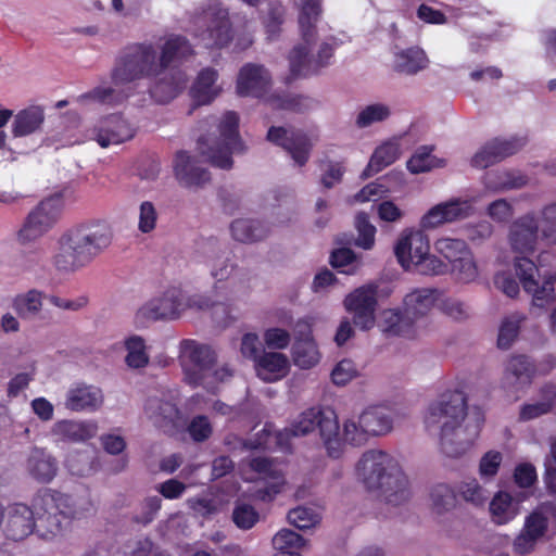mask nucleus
Returning a JSON list of instances; mask_svg holds the SVG:
<instances>
[{"label": "nucleus", "instance_id": "1", "mask_svg": "<svg viewBox=\"0 0 556 556\" xmlns=\"http://www.w3.org/2000/svg\"><path fill=\"white\" fill-rule=\"evenodd\" d=\"M467 396L462 390H447L430 403L425 424L427 428L440 425L439 444L447 457L458 458L473 445L484 425V415L480 409L465 424L467 416Z\"/></svg>", "mask_w": 556, "mask_h": 556}, {"label": "nucleus", "instance_id": "2", "mask_svg": "<svg viewBox=\"0 0 556 556\" xmlns=\"http://www.w3.org/2000/svg\"><path fill=\"white\" fill-rule=\"evenodd\" d=\"M113 239L110 225L96 220L77 225L64 232L53 265L59 271L73 273L90 264Z\"/></svg>", "mask_w": 556, "mask_h": 556}, {"label": "nucleus", "instance_id": "3", "mask_svg": "<svg viewBox=\"0 0 556 556\" xmlns=\"http://www.w3.org/2000/svg\"><path fill=\"white\" fill-rule=\"evenodd\" d=\"M357 476L368 491L386 503L400 505L410 496L409 482L397 460L380 450L366 451L357 463Z\"/></svg>", "mask_w": 556, "mask_h": 556}, {"label": "nucleus", "instance_id": "4", "mask_svg": "<svg viewBox=\"0 0 556 556\" xmlns=\"http://www.w3.org/2000/svg\"><path fill=\"white\" fill-rule=\"evenodd\" d=\"M160 76L156 48L148 41L125 46L116 55L111 70V79L116 86L142 79H156Z\"/></svg>", "mask_w": 556, "mask_h": 556}, {"label": "nucleus", "instance_id": "5", "mask_svg": "<svg viewBox=\"0 0 556 556\" xmlns=\"http://www.w3.org/2000/svg\"><path fill=\"white\" fill-rule=\"evenodd\" d=\"M37 521V533L45 538H53L62 530L64 522L75 517V503L71 495L43 488L31 500Z\"/></svg>", "mask_w": 556, "mask_h": 556}, {"label": "nucleus", "instance_id": "6", "mask_svg": "<svg viewBox=\"0 0 556 556\" xmlns=\"http://www.w3.org/2000/svg\"><path fill=\"white\" fill-rule=\"evenodd\" d=\"M217 305V302H213L206 295L193 294L186 296L180 288L170 287L164 291L162 296L152 299L142 305L136 317L140 321L177 319L187 308L204 311Z\"/></svg>", "mask_w": 556, "mask_h": 556}, {"label": "nucleus", "instance_id": "7", "mask_svg": "<svg viewBox=\"0 0 556 556\" xmlns=\"http://www.w3.org/2000/svg\"><path fill=\"white\" fill-rule=\"evenodd\" d=\"M315 429L319 430L328 456L339 458L343 451V443L339 435V422L332 409L311 407L302 412L285 431L287 437H302Z\"/></svg>", "mask_w": 556, "mask_h": 556}, {"label": "nucleus", "instance_id": "8", "mask_svg": "<svg viewBox=\"0 0 556 556\" xmlns=\"http://www.w3.org/2000/svg\"><path fill=\"white\" fill-rule=\"evenodd\" d=\"M219 137L214 146L208 144L207 137L198 139V149L201 154L207 156L212 165L229 169L232 166V153L242 151V142L239 137V116L233 111L224 114L219 125Z\"/></svg>", "mask_w": 556, "mask_h": 556}, {"label": "nucleus", "instance_id": "9", "mask_svg": "<svg viewBox=\"0 0 556 556\" xmlns=\"http://www.w3.org/2000/svg\"><path fill=\"white\" fill-rule=\"evenodd\" d=\"M516 275L523 290L532 294V305L540 309H551V330L556 333V294L554 289L555 277L549 276L540 286L536 279L539 268L532 260L526 256H516L514 261Z\"/></svg>", "mask_w": 556, "mask_h": 556}, {"label": "nucleus", "instance_id": "10", "mask_svg": "<svg viewBox=\"0 0 556 556\" xmlns=\"http://www.w3.org/2000/svg\"><path fill=\"white\" fill-rule=\"evenodd\" d=\"M331 41L321 42L316 56L309 53L311 43L304 42L294 46L288 56L290 73L286 77V84H291L298 78L318 75L325 67H328L339 46L334 38H331Z\"/></svg>", "mask_w": 556, "mask_h": 556}, {"label": "nucleus", "instance_id": "11", "mask_svg": "<svg viewBox=\"0 0 556 556\" xmlns=\"http://www.w3.org/2000/svg\"><path fill=\"white\" fill-rule=\"evenodd\" d=\"M393 421L383 407L370 406L358 417V420L348 419L343 425V435L346 442L354 446L365 444L369 437L384 435L392 430Z\"/></svg>", "mask_w": 556, "mask_h": 556}, {"label": "nucleus", "instance_id": "12", "mask_svg": "<svg viewBox=\"0 0 556 556\" xmlns=\"http://www.w3.org/2000/svg\"><path fill=\"white\" fill-rule=\"evenodd\" d=\"M179 359L186 375V380L193 387L201 386L206 374L216 363V354L211 346L192 339L180 342Z\"/></svg>", "mask_w": 556, "mask_h": 556}, {"label": "nucleus", "instance_id": "13", "mask_svg": "<svg viewBox=\"0 0 556 556\" xmlns=\"http://www.w3.org/2000/svg\"><path fill=\"white\" fill-rule=\"evenodd\" d=\"M197 37L207 49H220L232 40L231 23L228 11L218 7H210L197 18Z\"/></svg>", "mask_w": 556, "mask_h": 556}, {"label": "nucleus", "instance_id": "14", "mask_svg": "<svg viewBox=\"0 0 556 556\" xmlns=\"http://www.w3.org/2000/svg\"><path fill=\"white\" fill-rule=\"evenodd\" d=\"M60 199L48 198L42 200L26 217L17 232L21 243L37 240L56 223L60 216Z\"/></svg>", "mask_w": 556, "mask_h": 556}, {"label": "nucleus", "instance_id": "15", "mask_svg": "<svg viewBox=\"0 0 556 556\" xmlns=\"http://www.w3.org/2000/svg\"><path fill=\"white\" fill-rule=\"evenodd\" d=\"M377 295L378 286L371 283L355 289L344 299V306L353 315V323L363 330L375 326Z\"/></svg>", "mask_w": 556, "mask_h": 556}, {"label": "nucleus", "instance_id": "16", "mask_svg": "<svg viewBox=\"0 0 556 556\" xmlns=\"http://www.w3.org/2000/svg\"><path fill=\"white\" fill-rule=\"evenodd\" d=\"M511 250L519 254H533L541 240L539 218L534 212L516 218L508 233Z\"/></svg>", "mask_w": 556, "mask_h": 556}, {"label": "nucleus", "instance_id": "17", "mask_svg": "<svg viewBox=\"0 0 556 556\" xmlns=\"http://www.w3.org/2000/svg\"><path fill=\"white\" fill-rule=\"evenodd\" d=\"M267 140L283 148L299 166H304L311 155L312 143L302 130L286 129L271 126L266 136Z\"/></svg>", "mask_w": 556, "mask_h": 556}, {"label": "nucleus", "instance_id": "18", "mask_svg": "<svg viewBox=\"0 0 556 556\" xmlns=\"http://www.w3.org/2000/svg\"><path fill=\"white\" fill-rule=\"evenodd\" d=\"M134 136L135 129L121 114H110L100 118L91 129V139L102 148L123 143Z\"/></svg>", "mask_w": 556, "mask_h": 556}, {"label": "nucleus", "instance_id": "19", "mask_svg": "<svg viewBox=\"0 0 556 556\" xmlns=\"http://www.w3.org/2000/svg\"><path fill=\"white\" fill-rule=\"evenodd\" d=\"M526 144L525 138L511 137L508 139L494 138L485 142L471 157V166L488 168L504 159L516 154Z\"/></svg>", "mask_w": 556, "mask_h": 556}, {"label": "nucleus", "instance_id": "20", "mask_svg": "<svg viewBox=\"0 0 556 556\" xmlns=\"http://www.w3.org/2000/svg\"><path fill=\"white\" fill-rule=\"evenodd\" d=\"M4 533L12 541H22L37 531L34 509L23 503H15L7 508L3 517Z\"/></svg>", "mask_w": 556, "mask_h": 556}, {"label": "nucleus", "instance_id": "21", "mask_svg": "<svg viewBox=\"0 0 556 556\" xmlns=\"http://www.w3.org/2000/svg\"><path fill=\"white\" fill-rule=\"evenodd\" d=\"M429 251V238L421 230L404 233L394 248V254L405 270H410L415 261L422 260Z\"/></svg>", "mask_w": 556, "mask_h": 556}, {"label": "nucleus", "instance_id": "22", "mask_svg": "<svg viewBox=\"0 0 556 556\" xmlns=\"http://www.w3.org/2000/svg\"><path fill=\"white\" fill-rule=\"evenodd\" d=\"M472 206L469 201L453 199L431 207L421 218L424 228H435L445 223L464 219L471 214Z\"/></svg>", "mask_w": 556, "mask_h": 556}, {"label": "nucleus", "instance_id": "23", "mask_svg": "<svg viewBox=\"0 0 556 556\" xmlns=\"http://www.w3.org/2000/svg\"><path fill=\"white\" fill-rule=\"evenodd\" d=\"M270 85V77L263 65L248 63L243 65L237 78V92L241 97H263Z\"/></svg>", "mask_w": 556, "mask_h": 556}, {"label": "nucleus", "instance_id": "24", "mask_svg": "<svg viewBox=\"0 0 556 556\" xmlns=\"http://www.w3.org/2000/svg\"><path fill=\"white\" fill-rule=\"evenodd\" d=\"M379 328L388 337H401L414 339L417 336L416 320L405 312L399 308H388L381 314Z\"/></svg>", "mask_w": 556, "mask_h": 556}, {"label": "nucleus", "instance_id": "25", "mask_svg": "<svg viewBox=\"0 0 556 556\" xmlns=\"http://www.w3.org/2000/svg\"><path fill=\"white\" fill-rule=\"evenodd\" d=\"M174 173L179 184L187 188L202 187L211 179L210 172L197 166L195 161L184 150L175 155Z\"/></svg>", "mask_w": 556, "mask_h": 556}, {"label": "nucleus", "instance_id": "26", "mask_svg": "<svg viewBox=\"0 0 556 556\" xmlns=\"http://www.w3.org/2000/svg\"><path fill=\"white\" fill-rule=\"evenodd\" d=\"M102 402L101 389L86 383H75L67 390L64 405L72 412H94Z\"/></svg>", "mask_w": 556, "mask_h": 556}, {"label": "nucleus", "instance_id": "27", "mask_svg": "<svg viewBox=\"0 0 556 556\" xmlns=\"http://www.w3.org/2000/svg\"><path fill=\"white\" fill-rule=\"evenodd\" d=\"M144 409L154 426L164 432L173 431L176 428L180 410L173 402L150 397Z\"/></svg>", "mask_w": 556, "mask_h": 556}, {"label": "nucleus", "instance_id": "28", "mask_svg": "<svg viewBox=\"0 0 556 556\" xmlns=\"http://www.w3.org/2000/svg\"><path fill=\"white\" fill-rule=\"evenodd\" d=\"M323 0H300L298 25L301 38L313 43L317 36V24L323 17Z\"/></svg>", "mask_w": 556, "mask_h": 556}, {"label": "nucleus", "instance_id": "29", "mask_svg": "<svg viewBox=\"0 0 556 556\" xmlns=\"http://www.w3.org/2000/svg\"><path fill=\"white\" fill-rule=\"evenodd\" d=\"M192 54V46L185 36L169 35L161 46V53L157 55L161 75H165L172 64L181 62Z\"/></svg>", "mask_w": 556, "mask_h": 556}, {"label": "nucleus", "instance_id": "30", "mask_svg": "<svg viewBox=\"0 0 556 556\" xmlns=\"http://www.w3.org/2000/svg\"><path fill=\"white\" fill-rule=\"evenodd\" d=\"M551 528L556 532V503L545 502L540 504L527 518L522 531L540 539Z\"/></svg>", "mask_w": 556, "mask_h": 556}, {"label": "nucleus", "instance_id": "31", "mask_svg": "<svg viewBox=\"0 0 556 556\" xmlns=\"http://www.w3.org/2000/svg\"><path fill=\"white\" fill-rule=\"evenodd\" d=\"M254 364L257 377L265 382L282 379L289 369L288 357L278 352H264Z\"/></svg>", "mask_w": 556, "mask_h": 556}, {"label": "nucleus", "instance_id": "32", "mask_svg": "<svg viewBox=\"0 0 556 556\" xmlns=\"http://www.w3.org/2000/svg\"><path fill=\"white\" fill-rule=\"evenodd\" d=\"M218 73L212 67L200 71L192 87L190 96L197 106L210 104L220 92L216 86Z\"/></svg>", "mask_w": 556, "mask_h": 556}, {"label": "nucleus", "instance_id": "33", "mask_svg": "<svg viewBox=\"0 0 556 556\" xmlns=\"http://www.w3.org/2000/svg\"><path fill=\"white\" fill-rule=\"evenodd\" d=\"M319 357L318 348L311 329L307 327L305 332L299 331L292 346L294 365L302 369H309L319 362Z\"/></svg>", "mask_w": 556, "mask_h": 556}, {"label": "nucleus", "instance_id": "34", "mask_svg": "<svg viewBox=\"0 0 556 556\" xmlns=\"http://www.w3.org/2000/svg\"><path fill=\"white\" fill-rule=\"evenodd\" d=\"M438 298L435 288H417L404 296L403 308L416 320L431 311Z\"/></svg>", "mask_w": 556, "mask_h": 556}, {"label": "nucleus", "instance_id": "35", "mask_svg": "<svg viewBox=\"0 0 556 556\" xmlns=\"http://www.w3.org/2000/svg\"><path fill=\"white\" fill-rule=\"evenodd\" d=\"M27 469L38 482L49 483L56 476L58 463L43 448L35 447L27 459Z\"/></svg>", "mask_w": 556, "mask_h": 556}, {"label": "nucleus", "instance_id": "36", "mask_svg": "<svg viewBox=\"0 0 556 556\" xmlns=\"http://www.w3.org/2000/svg\"><path fill=\"white\" fill-rule=\"evenodd\" d=\"M429 65L426 52L419 47H409L394 54L393 70L403 75H416Z\"/></svg>", "mask_w": 556, "mask_h": 556}, {"label": "nucleus", "instance_id": "37", "mask_svg": "<svg viewBox=\"0 0 556 556\" xmlns=\"http://www.w3.org/2000/svg\"><path fill=\"white\" fill-rule=\"evenodd\" d=\"M159 80L150 88V96L157 103H168L175 99L184 89L186 84V76L181 71H175L167 79L166 75L157 77Z\"/></svg>", "mask_w": 556, "mask_h": 556}, {"label": "nucleus", "instance_id": "38", "mask_svg": "<svg viewBox=\"0 0 556 556\" xmlns=\"http://www.w3.org/2000/svg\"><path fill=\"white\" fill-rule=\"evenodd\" d=\"M45 294L37 289L16 294L11 302V307L18 318L23 320L35 319L42 311Z\"/></svg>", "mask_w": 556, "mask_h": 556}, {"label": "nucleus", "instance_id": "39", "mask_svg": "<svg viewBox=\"0 0 556 556\" xmlns=\"http://www.w3.org/2000/svg\"><path fill=\"white\" fill-rule=\"evenodd\" d=\"M97 429L93 422L60 420L54 424L52 432L64 441L83 442L93 438Z\"/></svg>", "mask_w": 556, "mask_h": 556}, {"label": "nucleus", "instance_id": "40", "mask_svg": "<svg viewBox=\"0 0 556 556\" xmlns=\"http://www.w3.org/2000/svg\"><path fill=\"white\" fill-rule=\"evenodd\" d=\"M230 231L236 241L250 243L263 240L269 230L261 220L241 218L231 223Z\"/></svg>", "mask_w": 556, "mask_h": 556}, {"label": "nucleus", "instance_id": "41", "mask_svg": "<svg viewBox=\"0 0 556 556\" xmlns=\"http://www.w3.org/2000/svg\"><path fill=\"white\" fill-rule=\"evenodd\" d=\"M399 155L400 151L395 143L386 142L379 146L376 148L367 166L362 172L361 178L367 179L378 174L387 166L393 164L399 159Z\"/></svg>", "mask_w": 556, "mask_h": 556}, {"label": "nucleus", "instance_id": "42", "mask_svg": "<svg viewBox=\"0 0 556 556\" xmlns=\"http://www.w3.org/2000/svg\"><path fill=\"white\" fill-rule=\"evenodd\" d=\"M43 121V110L39 106H29L16 114L12 132L14 137L30 135L40 128Z\"/></svg>", "mask_w": 556, "mask_h": 556}, {"label": "nucleus", "instance_id": "43", "mask_svg": "<svg viewBox=\"0 0 556 556\" xmlns=\"http://www.w3.org/2000/svg\"><path fill=\"white\" fill-rule=\"evenodd\" d=\"M129 94L124 90L113 87H96L76 98L78 103L97 102L108 105H119L128 99Z\"/></svg>", "mask_w": 556, "mask_h": 556}, {"label": "nucleus", "instance_id": "44", "mask_svg": "<svg viewBox=\"0 0 556 556\" xmlns=\"http://www.w3.org/2000/svg\"><path fill=\"white\" fill-rule=\"evenodd\" d=\"M492 519L497 525H505L517 515L513 497L507 492H498L490 502Z\"/></svg>", "mask_w": 556, "mask_h": 556}, {"label": "nucleus", "instance_id": "45", "mask_svg": "<svg viewBox=\"0 0 556 556\" xmlns=\"http://www.w3.org/2000/svg\"><path fill=\"white\" fill-rule=\"evenodd\" d=\"M286 7L281 1H270L267 11L261 16L262 24L269 39L277 38L286 20Z\"/></svg>", "mask_w": 556, "mask_h": 556}, {"label": "nucleus", "instance_id": "46", "mask_svg": "<svg viewBox=\"0 0 556 556\" xmlns=\"http://www.w3.org/2000/svg\"><path fill=\"white\" fill-rule=\"evenodd\" d=\"M125 348L127 350L125 362L130 368H143L148 365L149 355L143 338L140 336L129 337L125 341Z\"/></svg>", "mask_w": 556, "mask_h": 556}, {"label": "nucleus", "instance_id": "47", "mask_svg": "<svg viewBox=\"0 0 556 556\" xmlns=\"http://www.w3.org/2000/svg\"><path fill=\"white\" fill-rule=\"evenodd\" d=\"M528 177L511 172L486 173L485 185L493 189H515L526 186Z\"/></svg>", "mask_w": 556, "mask_h": 556}, {"label": "nucleus", "instance_id": "48", "mask_svg": "<svg viewBox=\"0 0 556 556\" xmlns=\"http://www.w3.org/2000/svg\"><path fill=\"white\" fill-rule=\"evenodd\" d=\"M534 374L535 366L526 355L511 356L506 365V375H511L516 380L530 383Z\"/></svg>", "mask_w": 556, "mask_h": 556}, {"label": "nucleus", "instance_id": "49", "mask_svg": "<svg viewBox=\"0 0 556 556\" xmlns=\"http://www.w3.org/2000/svg\"><path fill=\"white\" fill-rule=\"evenodd\" d=\"M541 240L546 245L556 244V202L544 206L541 211Z\"/></svg>", "mask_w": 556, "mask_h": 556}, {"label": "nucleus", "instance_id": "50", "mask_svg": "<svg viewBox=\"0 0 556 556\" xmlns=\"http://www.w3.org/2000/svg\"><path fill=\"white\" fill-rule=\"evenodd\" d=\"M355 228L358 232L355 244L364 250H370L375 244L376 227L370 223L365 212L355 216Z\"/></svg>", "mask_w": 556, "mask_h": 556}, {"label": "nucleus", "instance_id": "51", "mask_svg": "<svg viewBox=\"0 0 556 556\" xmlns=\"http://www.w3.org/2000/svg\"><path fill=\"white\" fill-rule=\"evenodd\" d=\"M453 275L462 282H471L478 276V267L471 251L448 265Z\"/></svg>", "mask_w": 556, "mask_h": 556}, {"label": "nucleus", "instance_id": "52", "mask_svg": "<svg viewBox=\"0 0 556 556\" xmlns=\"http://www.w3.org/2000/svg\"><path fill=\"white\" fill-rule=\"evenodd\" d=\"M432 508L438 514L450 510L455 506L456 494L447 484L440 483L432 488L431 493Z\"/></svg>", "mask_w": 556, "mask_h": 556}, {"label": "nucleus", "instance_id": "53", "mask_svg": "<svg viewBox=\"0 0 556 556\" xmlns=\"http://www.w3.org/2000/svg\"><path fill=\"white\" fill-rule=\"evenodd\" d=\"M523 319L525 317L522 316L513 315L502 321L497 337V346L500 349L506 350L510 348L519 333L520 324Z\"/></svg>", "mask_w": 556, "mask_h": 556}, {"label": "nucleus", "instance_id": "54", "mask_svg": "<svg viewBox=\"0 0 556 556\" xmlns=\"http://www.w3.org/2000/svg\"><path fill=\"white\" fill-rule=\"evenodd\" d=\"M437 251L442 254L446 260L447 264L451 265L454 260L459 258L469 253L466 242L462 239L442 238L435 242Z\"/></svg>", "mask_w": 556, "mask_h": 556}, {"label": "nucleus", "instance_id": "55", "mask_svg": "<svg viewBox=\"0 0 556 556\" xmlns=\"http://www.w3.org/2000/svg\"><path fill=\"white\" fill-rule=\"evenodd\" d=\"M432 148H419L407 161V169L413 174L429 172L435 166V157L431 154Z\"/></svg>", "mask_w": 556, "mask_h": 556}, {"label": "nucleus", "instance_id": "56", "mask_svg": "<svg viewBox=\"0 0 556 556\" xmlns=\"http://www.w3.org/2000/svg\"><path fill=\"white\" fill-rule=\"evenodd\" d=\"M416 273L426 276H439L448 271L450 266L447 263L440 260L438 256L430 254V251L420 261H415L412 267Z\"/></svg>", "mask_w": 556, "mask_h": 556}, {"label": "nucleus", "instance_id": "57", "mask_svg": "<svg viewBox=\"0 0 556 556\" xmlns=\"http://www.w3.org/2000/svg\"><path fill=\"white\" fill-rule=\"evenodd\" d=\"M319 515L309 507L299 506L288 513V520L300 530L314 527L319 522Z\"/></svg>", "mask_w": 556, "mask_h": 556}, {"label": "nucleus", "instance_id": "58", "mask_svg": "<svg viewBox=\"0 0 556 556\" xmlns=\"http://www.w3.org/2000/svg\"><path fill=\"white\" fill-rule=\"evenodd\" d=\"M304 544L303 536L290 529H282L273 538V545L276 551L300 552Z\"/></svg>", "mask_w": 556, "mask_h": 556}, {"label": "nucleus", "instance_id": "59", "mask_svg": "<svg viewBox=\"0 0 556 556\" xmlns=\"http://www.w3.org/2000/svg\"><path fill=\"white\" fill-rule=\"evenodd\" d=\"M458 493L464 501L475 506H483L488 501L486 491L476 479L462 482L458 486Z\"/></svg>", "mask_w": 556, "mask_h": 556}, {"label": "nucleus", "instance_id": "60", "mask_svg": "<svg viewBox=\"0 0 556 556\" xmlns=\"http://www.w3.org/2000/svg\"><path fill=\"white\" fill-rule=\"evenodd\" d=\"M346 172L343 161H327L320 177V185L325 189H331L340 184Z\"/></svg>", "mask_w": 556, "mask_h": 556}, {"label": "nucleus", "instance_id": "61", "mask_svg": "<svg viewBox=\"0 0 556 556\" xmlns=\"http://www.w3.org/2000/svg\"><path fill=\"white\" fill-rule=\"evenodd\" d=\"M390 115V110L384 104H371L366 106L357 115L356 124L358 127H368L376 122H382Z\"/></svg>", "mask_w": 556, "mask_h": 556}, {"label": "nucleus", "instance_id": "62", "mask_svg": "<svg viewBox=\"0 0 556 556\" xmlns=\"http://www.w3.org/2000/svg\"><path fill=\"white\" fill-rule=\"evenodd\" d=\"M503 456L497 451L486 452L479 462V475L481 479L488 481L493 479L501 467Z\"/></svg>", "mask_w": 556, "mask_h": 556}, {"label": "nucleus", "instance_id": "63", "mask_svg": "<svg viewBox=\"0 0 556 556\" xmlns=\"http://www.w3.org/2000/svg\"><path fill=\"white\" fill-rule=\"evenodd\" d=\"M187 430L190 438L198 443L208 440L213 433L212 424L205 415L194 416Z\"/></svg>", "mask_w": 556, "mask_h": 556}, {"label": "nucleus", "instance_id": "64", "mask_svg": "<svg viewBox=\"0 0 556 556\" xmlns=\"http://www.w3.org/2000/svg\"><path fill=\"white\" fill-rule=\"evenodd\" d=\"M258 513L249 504L237 505L232 511L235 525L243 530H249L258 521Z\"/></svg>", "mask_w": 556, "mask_h": 556}]
</instances>
